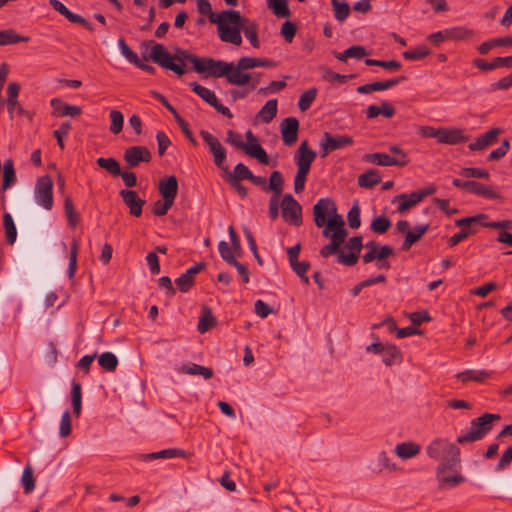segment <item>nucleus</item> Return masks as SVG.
Instances as JSON below:
<instances>
[{
  "mask_svg": "<svg viewBox=\"0 0 512 512\" xmlns=\"http://www.w3.org/2000/svg\"><path fill=\"white\" fill-rule=\"evenodd\" d=\"M150 58L162 68L173 71L176 75L182 76L185 73L184 65L186 61L193 64V69L204 74L205 77L217 78L220 74L219 60L210 57H198L189 51L177 48L174 55H171L167 49L159 43L152 47Z\"/></svg>",
  "mask_w": 512,
  "mask_h": 512,
  "instance_id": "1",
  "label": "nucleus"
},
{
  "mask_svg": "<svg viewBox=\"0 0 512 512\" xmlns=\"http://www.w3.org/2000/svg\"><path fill=\"white\" fill-rule=\"evenodd\" d=\"M313 216L315 225L319 228L324 227V237H336L345 240L348 235L344 228V220L337 214L335 202L328 198H321L313 206Z\"/></svg>",
  "mask_w": 512,
  "mask_h": 512,
  "instance_id": "2",
  "label": "nucleus"
},
{
  "mask_svg": "<svg viewBox=\"0 0 512 512\" xmlns=\"http://www.w3.org/2000/svg\"><path fill=\"white\" fill-rule=\"evenodd\" d=\"M219 63L222 65L218 68L220 69V74L217 75V78L225 77L229 84L235 86H245L251 81L252 76L244 71L255 67L275 66V62L271 59L255 57H242L236 65L233 62L223 60H219Z\"/></svg>",
  "mask_w": 512,
  "mask_h": 512,
  "instance_id": "3",
  "label": "nucleus"
},
{
  "mask_svg": "<svg viewBox=\"0 0 512 512\" xmlns=\"http://www.w3.org/2000/svg\"><path fill=\"white\" fill-rule=\"evenodd\" d=\"M426 453L429 458L440 461L438 467H449L451 471H456L460 463V449L446 438H435L426 447Z\"/></svg>",
  "mask_w": 512,
  "mask_h": 512,
  "instance_id": "4",
  "label": "nucleus"
},
{
  "mask_svg": "<svg viewBox=\"0 0 512 512\" xmlns=\"http://www.w3.org/2000/svg\"><path fill=\"white\" fill-rule=\"evenodd\" d=\"M211 23L217 24V31L221 41L236 42L238 28L234 26L240 20V12L233 9H227L221 13H215L213 10L207 15Z\"/></svg>",
  "mask_w": 512,
  "mask_h": 512,
  "instance_id": "5",
  "label": "nucleus"
},
{
  "mask_svg": "<svg viewBox=\"0 0 512 512\" xmlns=\"http://www.w3.org/2000/svg\"><path fill=\"white\" fill-rule=\"evenodd\" d=\"M499 414L484 413L470 422L469 431L459 435L456 439L458 444H467L483 439L493 428L492 422L499 420Z\"/></svg>",
  "mask_w": 512,
  "mask_h": 512,
  "instance_id": "6",
  "label": "nucleus"
},
{
  "mask_svg": "<svg viewBox=\"0 0 512 512\" xmlns=\"http://www.w3.org/2000/svg\"><path fill=\"white\" fill-rule=\"evenodd\" d=\"M225 142L231 144L237 149L243 150L247 155L257 159L261 164L267 165L269 163L268 155L261 145H246L243 141L242 135L237 133L235 130H228Z\"/></svg>",
  "mask_w": 512,
  "mask_h": 512,
  "instance_id": "7",
  "label": "nucleus"
},
{
  "mask_svg": "<svg viewBox=\"0 0 512 512\" xmlns=\"http://www.w3.org/2000/svg\"><path fill=\"white\" fill-rule=\"evenodd\" d=\"M34 196L36 203L46 210L53 207V181L49 175L41 176L37 179Z\"/></svg>",
  "mask_w": 512,
  "mask_h": 512,
  "instance_id": "8",
  "label": "nucleus"
},
{
  "mask_svg": "<svg viewBox=\"0 0 512 512\" xmlns=\"http://www.w3.org/2000/svg\"><path fill=\"white\" fill-rule=\"evenodd\" d=\"M234 26L238 28L237 40L236 42L228 41L227 43L240 46L242 44L241 32H243L253 48L260 47V41L258 38V25L254 21H251L250 19L240 14V20L237 22V24H234Z\"/></svg>",
  "mask_w": 512,
  "mask_h": 512,
  "instance_id": "9",
  "label": "nucleus"
},
{
  "mask_svg": "<svg viewBox=\"0 0 512 512\" xmlns=\"http://www.w3.org/2000/svg\"><path fill=\"white\" fill-rule=\"evenodd\" d=\"M368 353L382 355V361L386 366H391L402 361L401 351L393 344L375 342L366 347Z\"/></svg>",
  "mask_w": 512,
  "mask_h": 512,
  "instance_id": "10",
  "label": "nucleus"
},
{
  "mask_svg": "<svg viewBox=\"0 0 512 512\" xmlns=\"http://www.w3.org/2000/svg\"><path fill=\"white\" fill-rule=\"evenodd\" d=\"M423 138H435L438 143L456 145L466 142L468 137L462 134V130H419Z\"/></svg>",
  "mask_w": 512,
  "mask_h": 512,
  "instance_id": "11",
  "label": "nucleus"
},
{
  "mask_svg": "<svg viewBox=\"0 0 512 512\" xmlns=\"http://www.w3.org/2000/svg\"><path fill=\"white\" fill-rule=\"evenodd\" d=\"M281 207L282 218L285 222L295 226L302 224V207L291 194L284 195Z\"/></svg>",
  "mask_w": 512,
  "mask_h": 512,
  "instance_id": "12",
  "label": "nucleus"
},
{
  "mask_svg": "<svg viewBox=\"0 0 512 512\" xmlns=\"http://www.w3.org/2000/svg\"><path fill=\"white\" fill-rule=\"evenodd\" d=\"M203 140L208 145L210 152L213 154L215 165L228 172L227 166H224L226 160V151L219 140L209 133L207 130H201L200 132Z\"/></svg>",
  "mask_w": 512,
  "mask_h": 512,
  "instance_id": "13",
  "label": "nucleus"
},
{
  "mask_svg": "<svg viewBox=\"0 0 512 512\" xmlns=\"http://www.w3.org/2000/svg\"><path fill=\"white\" fill-rule=\"evenodd\" d=\"M452 184L455 187L465 189L472 194L482 196L487 199H496L499 197L491 187L474 180L463 181L461 179L455 178L453 179Z\"/></svg>",
  "mask_w": 512,
  "mask_h": 512,
  "instance_id": "14",
  "label": "nucleus"
},
{
  "mask_svg": "<svg viewBox=\"0 0 512 512\" xmlns=\"http://www.w3.org/2000/svg\"><path fill=\"white\" fill-rule=\"evenodd\" d=\"M50 6L57 11L59 14L64 16L68 21L83 26L88 31L94 30L92 24L87 21L84 17L79 14L71 12L62 2L59 0H49Z\"/></svg>",
  "mask_w": 512,
  "mask_h": 512,
  "instance_id": "15",
  "label": "nucleus"
},
{
  "mask_svg": "<svg viewBox=\"0 0 512 512\" xmlns=\"http://www.w3.org/2000/svg\"><path fill=\"white\" fill-rule=\"evenodd\" d=\"M124 160L130 167H137L141 162H149L151 153L145 146H131L124 152Z\"/></svg>",
  "mask_w": 512,
  "mask_h": 512,
  "instance_id": "16",
  "label": "nucleus"
},
{
  "mask_svg": "<svg viewBox=\"0 0 512 512\" xmlns=\"http://www.w3.org/2000/svg\"><path fill=\"white\" fill-rule=\"evenodd\" d=\"M123 202L130 209V214L139 217L142 214V208L145 200L141 199L134 190L124 189L119 192Z\"/></svg>",
  "mask_w": 512,
  "mask_h": 512,
  "instance_id": "17",
  "label": "nucleus"
},
{
  "mask_svg": "<svg viewBox=\"0 0 512 512\" xmlns=\"http://www.w3.org/2000/svg\"><path fill=\"white\" fill-rule=\"evenodd\" d=\"M158 190L164 200L174 203L178 193V180L176 176L171 175L161 179Z\"/></svg>",
  "mask_w": 512,
  "mask_h": 512,
  "instance_id": "18",
  "label": "nucleus"
},
{
  "mask_svg": "<svg viewBox=\"0 0 512 512\" xmlns=\"http://www.w3.org/2000/svg\"><path fill=\"white\" fill-rule=\"evenodd\" d=\"M449 467H438L436 471V477L440 483V488H451L455 487L465 481V478L460 474L448 475L447 471Z\"/></svg>",
  "mask_w": 512,
  "mask_h": 512,
  "instance_id": "19",
  "label": "nucleus"
},
{
  "mask_svg": "<svg viewBox=\"0 0 512 512\" xmlns=\"http://www.w3.org/2000/svg\"><path fill=\"white\" fill-rule=\"evenodd\" d=\"M51 107L53 109V114L57 117H76L81 114L80 107L64 103L62 100L57 98L51 100Z\"/></svg>",
  "mask_w": 512,
  "mask_h": 512,
  "instance_id": "20",
  "label": "nucleus"
},
{
  "mask_svg": "<svg viewBox=\"0 0 512 512\" xmlns=\"http://www.w3.org/2000/svg\"><path fill=\"white\" fill-rule=\"evenodd\" d=\"M492 372L487 370H476V369H467L465 371L459 372L456 375V378L460 380L462 383H467L469 381H474L477 383H483L487 379L492 377Z\"/></svg>",
  "mask_w": 512,
  "mask_h": 512,
  "instance_id": "21",
  "label": "nucleus"
},
{
  "mask_svg": "<svg viewBox=\"0 0 512 512\" xmlns=\"http://www.w3.org/2000/svg\"><path fill=\"white\" fill-rule=\"evenodd\" d=\"M363 160L379 166H401L404 162L392 158L391 155L380 152L365 154Z\"/></svg>",
  "mask_w": 512,
  "mask_h": 512,
  "instance_id": "22",
  "label": "nucleus"
},
{
  "mask_svg": "<svg viewBox=\"0 0 512 512\" xmlns=\"http://www.w3.org/2000/svg\"><path fill=\"white\" fill-rule=\"evenodd\" d=\"M511 61L510 56L496 57L491 62H487L482 58H477L473 61V64L482 71H490L498 67H511Z\"/></svg>",
  "mask_w": 512,
  "mask_h": 512,
  "instance_id": "23",
  "label": "nucleus"
},
{
  "mask_svg": "<svg viewBox=\"0 0 512 512\" xmlns=\"http://www.w3.org/2000/svg\"><path fill=\"white\" fill-rule=\"evenodd\" d=\"M277 114V99L268 100L256 114V123L268 124Z\"/></svg>",
  "mask_w": 512,
  "mask_h": 512,
  "instance_id": "24",
  "label": "nucleus"
},
{
  "mask_svg": "<svg viewBox=\"0 0 512 512\" xmlns=\"http://www.w3.org/2000/svg\"><path fill=\"white\" fill-rule=\"evenodd\" d=\"M503 130H488L485 134L476 139L475 142L469 144L471 151L483 150L497 141L498 135Z\"/></svg>",
  "mask_w": 512,
  "mask_h": 512,
  "instance_id": "25",
  "label": "nucleus"
},
{
  "mask_svg": "<svg viewBox=\"0 0 512 512\" xmlns=\"http://www.w3.org/2000/svg\"><path fill=\"white\" fill-rule=\"evenodd\" d=\"M353 143V139L349 136H339L334 137L329 133H325V142L323 144L324 150L334 151L340 148L345 147L346 145H350Z\"/></svg>",
  "mask_w": 512,
  "mask_h": 512,
  "instance_id": "26",
  "label": "nucleus"
},
{
  "mask_svg": "<svg viewBox=\"0 0 512 512\" xmlns=\"http://www.w3.org/2000/svg\"><path fill=\"white\" fill-rule=\"evenodd\" d=\"M394 114H395L394 106L387 101L382 102L380 106L370 105L366 110V115L368 118H375L379 115H383L387 118H391Z\"/></svg>",
  "mask_w": 512,
  "mask_h": 512,
  "instance_id": "27",
  "label": "nucleus"
},
{
  "mask_svg": "<svg viewBox=\"0 0 512 512\" xmlns=\"http://www.w3.org/2000/svg\"><path fill=\"white\" fill-rule=\"evenodd\" d=\"M216 324L217 321L211 309L208 307H203L201 316L197 324V330L203 334L214 328Z\"/></svg>",
  "mask_w": 512,
  "mask_h": 512,
  "instance_id": "28",
  "label": "nucleus"
},
{
  "mask_svg": "<svg viewBox=\"0 0 512 512\" xmlns=\"http://www.w3.org/2000/svg\"><path fill=\"white\" fill-rule=\"evenodd\" d=\"M17 181L16 172L14 168V163L12 159H6L3 165V181H2V191L7 190L11 186H13Z\"/></svg>",
  "mask_w": 512,
  "mask_h": 512,
  "instance_id": "29",
  "label": "nucleus"
},
{
  "mask_svg": "<svg viewBox=\"0 0 512 512\" xmlns=\"http://www.w3.org/2000/svg\"><path fill=\"white\" fill-rule=\"evenodd\" d=\"M421 447L414 442H403L397 444L395 452L402 459H409L419 454Z\"/></svg>",
  "mask_w": 512,
  "mask_h": 512,
  "instance_id": "30",
  "label": "nucleus"
},
{
  "mask_svg": "<svg viewBox=\"0 0 512 512\" xmlns=\"http://www.w3.org/2000/svg\"><path fill=\"white\" fill-rule=\"evenodd\" d=\"M316 157V153L307 148V142L304 141L301 143L297 154L295 155V164L307 165L311 166L312 162Z\"/></svg>",
  "mask_w": 512,
  "mask_h": 512,
  "instance_id": "31",
  "label": "nucleus"
},
{
  "mask_svg": "<svg viewBox=\"0 0 512 512\" xmlns=\"http://www.w3.org/2000/svg\"><path fill=\"white\" fill-rule=\"evenodd\" d=\"M180 371L189 375H200L204 379H210L213 377V370L210 367L201 366L196 363H191L189 365H183L180 368Z\"/></svg>",
  "mask_w": 512,
  "mask_h": 512,
  "instance_id": "32",
  "label": "nucleus"
},
{
  "mask_svg": "<svg viewBox=\"0 0 512 512\" xmlns=\"http://www.w3.org/2000/svg\"><path fill=\"white\" fill-rule=\"evenodd\" d=\"M29 36H21L13 29H6L0 31V46H6L10 44H16L19 42H28Z\"/></svg>",
  "mask_w": 512,
  "mask_h": 512,
  "instance_id": "33",
  "label": "nucleus"
},
{
  "mask_svg": "<svg viewBox=\"0 0 512 512\" xmlns=\"http://www.w3.org/2000/svg\"><path fill=\"white\" fill-rule=\"evenodd\" d=\"M380 182L381 177L375 169H370L358 177V185L364 188H373Z\"/></svg>",
  "mask_w": 512,
  "mask_h": 512,
  "instance_id": "34",
  "label": "nucleus"
},
{
  "mask_svg": "<svg viewBox=\"0 0 512 512\" xmlns=\"http://www.w3.org/2000/svg\"><path fill=\"white\" fill-rule=\"evenodd\" d=\"M185 452L181 449L170 448L164 449L158 452H153L149 454L142 455L144 460H155V459H169L175 457H183Z\"/></svg>",
  "mask_w": 512,
  "mask_h": 512,
  "instance_id": "35",
  "label": "nucleus"
},
{
  "mask_svg": "<svg viewBox=\"0 0 512 512\" xmlns=\"http://www.w3.org/2000/svg\"><path fill=\"white\" fill-rule=\"evenodd\" d=\"M499 46H512V36H506L503 38H494L490 39L486 42H483L478 47V52L480 54H487L492 48Z\"/></svg>",
  "mask_w": 512,
  "mask_h": 512,
  "instance_id": "36",
  "label": "nucleus"
},
{
  "mask_svg": "<svg viewBox=\"0 0 512 512\" xmlns=\"http://www.w3.org/2000/svg\"><path fill=\"white\" fill-rule=\"evenodd\" d=\"M283 186H284V178H283L282 173L279 171H273L270 174L269 184L267 185V187H264V191L265 192L272 191L273 195L281 196V193L283 191Z\"/></svg>",
  "mask_w": 512,
  "mask_h": 512,
  "instance_id": "37",
  "label": "nucleus"
},
{
  "mask_svg": "<svg viewBox=\"0 0 512 512\" xmlns=\"http://www.w3.org/2000/svg\"><path fill=\"white\" fill-rule=\"evenodd\" d=\"M320 70L322 72L323 79L331 84H343L346 83L349 79L355 77L353 74L343 75L336 73L327 67H320Z\"/></svg>",
  "mask_w": 512,
  "mask_h": 512,
  "instance_id": "38",
  "label": "nucleus"
},
{
  "mask_svg": "<svg viewBox=\"0 0 512 512\" xmlns=\"http://www.w3.org/2000/svg\"><path fill=\"white\" fill-rule=\"evenodd\" d=\"M448 39L454 41L468 40L475 36V32L465 26H457L447 29Z\"/></svg>",
  "mask_w": 512,
  "mask_h": 512,
  "instance_id": "39",
  "label": "nucleus"
},
{
  "mask_svg": "<svg viewBox=\"0 0 512 512\" xmlns=\"http://www.w3.org/2000/svg\"><path fill=\"white\" fill-rule=\"evenodd\" d=\"M8 105V112L11 116V118L19 117L21 119H27V122L22 121L20 124L22 125H29L32 123V117L33 113L24 110L18 101H16L15 105L7 104Z\"/></svg>",
  "mask_w": 512,
  "mask_h": 512,
  "instance_id": "40",
  "label": "nucleus"
},
{
  "mask_svg": "<svg viewBox=\"0 0 512 512\" xmlns=\"http://www.w3.org/2000/svg\"><path fill=\"white\" fill-rule=\"evenodd\" d=\"M8 105V112L11 116V118L19 117L21 119H27V122L22 121L20 124L22 125H29L32 123V117L33 113L24 110L18 101H16L15 105L7 104Z\"/></svg>",
  "mask_w": 512,
  "mask_h": 512,
  "instance_id": "41",
  "label": "nucleus"
},
{
  "mask_svg": "<svg viewBox=\"0 0 512 512\" xmlns=\"http://www.w3.org/2000/svg\"><path fill=\"white\" fill-rule=\"evenodd\" d=\"M8 105V112L11 116V118L19 117L21 119H27V122L22 121L20 124L22 125H29L32 123V117L33 113L24 110L18 101H16L15 105L7 104Z\"/></svg>",
  "mask_w": 512,
  "mask_h": 512,
  "instance_id": "42",
  "label": "nucleus"
},
{
  "mask_svg": "<svg viewBox=\"0 0 512 512\" xmlns=\"http://www.w3.org/2000/svg\"><path fill=\"white\" fill-rule=\"evenodd\" d=\"M8 105V112L11 116V118L19 117L21 119H27V122L22 121L20 124L22 125H29L32 123V117L33 113L24 110L18 101H16L15 105L7 104Z\"/></svg>",
  "mask_w": 512,
  "mask_h": 512,
  "instance_id": "43",
  "label": "nucleus"
},
{
  "mask_svg": "<svg viewBox=\"0 0 512 512\" xmlns=\"http://www.w3.org/2000/svg\"><path fill=\"white\" fill-rule=\"evenodd\" d=\"M190 86L192 87V90L201 97L204 101H206L210 105H215L217 103V97L214 93V91L196 83L192 82L190 83Z\"/></svg>",
  "mask_w": 512,
  "mask_h": 512,
  "instance_id": "44",
  "label": "nucleus"
},
{
  "mask_svg": "<svg viewBox=\"0 0 512 512\" xmlns=\"http://www.w3.org/2000/svg\"><path fill=\"white\" fill-rule=\"evenodd\" d=\"M3 225L6 233L7 243L11 245L14 244L17 237V229L11 214L8 212L4 213L3 215Z\"/></svg>",
  "mask_w": 512,
  "mask_h": 512,
  "instance_id": "45",
  "label": "nucleus"
},
{
  "mask_svg": "<svg viewBox=\"0 0 512 512\" xmlns=\"http://www.w3.org/2000/svg\"><path fill=\"white\" fill-rule=\"evenodd\" d=\"M71 401L74 414L78 417L81 414L82 407V387L78 382L72 383Z\"/></svg>",
  "mask_w": 512,
  "mask_h": 512,
  "instance_id": "46",
  "label": "nucleus"
},
{
  "mask_svg": "<svg viewBox=\"0 0 512 512\" xmlns=\"http://www.w3.org/2000/svg\"><path fill=\"white\" fill-rule=\"evenodd\" d=\"M267 4L277 17H289L291 15L287 0H267Z\"/></svg>",
  "mask_w": 512,
  "mask_h": 512,
  "instance_id": "47",
  "label": "nucleus"
},
{
  "mask_svg": "<svg viewBox=\"0 0 512 512\" xmlns=\"http://www.w3.org/2000/svg\"><path fill=\"white\" fill-rule=\"evenodd\" d=\"M436 192V188L434 186H429L423 189H419L411 192L410 194H406V198L414 207L418 203H420L425 197L433 195Z\"/></svg>",
  "mask_w": 512,
  "mask_h": 512,
  "instance_id": "48",
  "label": "nucleus"
},
{
  "mask_svg": "<svg viewBox=\"0 0 512 512\" xmlns=\"http://www.w3.org/2000/svg\"><path fill=\"white\" fill-rule=\"evenodd\" d=\"M64 212L69 226L74 228L79 222V215L76 212L72 199L69 196L64 199Z\"/></svg>",
  "mask_w": 512,
  "mask_h": 512,
  "instance_id": "49",
  "label": "nucleus"
},
{
  "mask_svg": "<svg viewBox=\"0 0 512 512\" xmlns=\"http://www.w3.org/2000/svg\"><path fill=\"white\" fill-rule=\"evenodd\" d=\"M98 363L106 371L113 372L118 366V359L112 352H104L99 356Z\"/></svg>",
  "mask_w": 512,
  "mask_h": 512,
  "instance_id": "50",
  "label": "nucleus"
},
{
  "mask_svg": "<svg viewBox=\"0 0 512 512\" xmlns=\"http://www.w3.org/2000/svg\"><path fill=\"white\" fill-rule=\"evenodd\" d=\"M97 164L113 176H119L121 174L120 165L114 158L100 157L97 159Z\"/></svg>",
  "mask_w": 512,
  "mask_h": 512,
  "instance_id": "51",
  "label": "nucleus"
},
{
  "mask_svg": "<svg viewBox=\"0 0 512 512\" xmlns=\"http://www.w3.org/2000/svg\"><path fill=\"white\" fill-rule=\"evenodd\" d=\"M317 96V89L316 88H310L306 91H304L298 101V107L301 111H306L310 108L311 104L315 100Z\"/></svg>",
  "mask_w": 512,
  "mask_h": 512,
  "instance_id": "52",
  "label": "nucleus"
},
{
  "mask_svg": "<svg viewBox=\"0 0 512 512\" xmlns=\"http://www.w3.org/2000/svg\"><path fill=\"white\" fill-rule=\"evenodd\" d=\"M251 171L248 169L247 166H245L243 163H238L233 173L228 174V179L231 180V182H240L241 180H248L251 176Z\"/></svg>",
  "mask_w": 512,
  "mask_h": 512,
  "instance_id": "53",
  "label": "nucleus"
},
{
  "mask_svg": "<svg viewBox=\"0 0 512 512\" xmlns=\"http://www.w3.org/2000/svg\"><path fill=\"white\" fill-rule=\"evenodd\" d=\"M335 12V19L339 22H344L350 14V6L346 2H339L338 0H331Z\"/></svg>",
  "mask_w": 512,
  "mask_h": 512,
  "instance_id": "54",
  "label": "nucleus"
},
{
  "mask_svg": "<svg viewBox=\"0 0 512 512\" xmlns=\"http://www.w3.org/2000/svg\"><path fill=\"white\" fill-rule=\"evenodd\" d=\"M430 54V50L425 45H419L414 49H410L403 52V57L406 60H421Z\"/></svg>",
  "mask_w": 512,
  "mask_h": 512,
  "instance_id": "55",
  "label": "nucleus"
},
{
  "mask_svg": "<svg viewBox=\"0 0 512 512\" xmlns=\"http://www.w3.org/2000/svg\"><path fill=\"white\" fill-rule=\"evenodd\" d=\"M21 482L24 486L25 493H30L35 488V480L33 477V469L30 464H27L23 470Z\"/></svg>",
  "mask_w": 512,
  "mask_h": 512,
  "instance_id": "56",
  "label": "nucleus"
},
{
  "mask_svg": "<svg viewBox=\"0 0 512 512\" xmlns=\"http://www.w3.org/2000/svg\"><path fill=\"white\" fill-rule=\"evenodd\" d=\"M77 254H78V243L73 240L70 247L69 264H68V277L74 278L77 268Z\"/></svg>",
  "mask_w": 512,
  "mask_h": 512,
  "instance_id": "57",
  "label": "nucleus"
},
{
  "mask_svg": "<svg viewBox=\"0 0 512 512\" xmlns=\"http://www.w3.org/2000/svg\"><path fill=\"white\" fill-rule=\"evenodd\" d=\"M391 226V221L385 216H378L374 218L371 222V230L378 234H383L387 232V230Z\"/></svg>",
  "mask_w": 512,
  "mask_h": 512,
  "instance_id": "58",
  "label": "nucleus"
},
{
  "mask_svg": "<svg viewBox=\"0 0 512 512\" xmlns=\"http://www.w3.org/2000/svg\"><path fill=\"white\" fill-rule=\"evenodd\" d=\"M365 64L368 66H378L389 70H399L402 66L397 60H376L365 59Z\"/></svg>",
  "mask_w": 512,
  "mask_h": 512,
  "instance_id": "59",
  "label": "nucleus"
},
{
  "mask_svg": "<svg viewBox=\"0 0 512 512\" xmlns=\"http://www.w3.org/2000/svg\"><path fill=\"white\" fill-rule=\"evenodd\" d=\"M331 242L320 249V255L324 258L336 253L345 240L336 237H329Z\"/></svg>",
  "mask_w": 512,
  "mask_h": 512,
  "instance_id": "60",
  "label": "nucleus"
},
{
  "mask_svg": "<svg viewBox=\"0 0 512 512\" xmlns=\"http://www.w3.org/2000/svg\"><path fill=\"white\" fill-rule=\"evenodd\" d=\"M218 251L221 258L229 265L237 260L234 255L235 253H233V249L226 241H220L218 243Z\"/></svg>",
  "mask_w": 512,
  "mask_h": 512,
  "instance_id": "61",
  "label": "nucleus"
},
{
  "mask_svg": "<svg viewBox=\"0 0 512 512\" xmlns=\"http://www.w3.org/2000/svg\"><path fill=\"white\" fill-rule=\"evenodd\" d=\"M460 174L466 178H479V179H488L490 174L486 169L482 168H474V167H465L462 168Z\"/></svg>",
  "mask_w": 512,
  "mask_h": 512,
  "instance_id": "62",
  "label": "nucleus"
},
{
  "mask_svg": "<svg viewBox=\"0 0 512 512\" xmlns=\"http://www.w3.org/2000/svg\"><path fill=\"white\" fill-rule=\"evenodd\" d=\"M297 32V26L291 21H285L282 24L280 34L286 42L291 43Z\"/></svg>",
  "mask_w": 512,
  "mask_h": 512,
  "instance_id": "63",
  "label": "nucleus"
},
{
  "mask_svg": "<svg viewBox=\"0 0 512 512\" xmlns=\"http://www.w3.org/2000/svg\"><path fill=\"white\" fill-rule=\"evenodd\" d=\"M348 224L352 229H357L361 225L360 221V208L356 202L349 210L347 214Z\"/></svg>",
  "mask_w": 512,
  "mask_h": 512,
  "instance_id": "64",
  "label": "nucleus"
}]
</instances>
